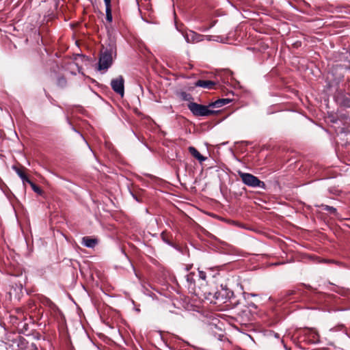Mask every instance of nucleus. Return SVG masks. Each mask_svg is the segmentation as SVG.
Instances as JSON below:
<instances>
[{
	"instance_id": "obj_1",
	"label": "nucleus",
	"mask_w": 350,
	"mask_h": 350,
	"mask_svg": "<svg viewBox=\"0 0 350 350\" xmlns=\"http://www.w3.org/2000/svg\"><path fill=\"white\" fill-rule=\"evenodd\" d=\"M116 54V46L115 43L110 42L107 46L103 47L101 51L98 61V70H107L112 64L113 55Z\"/></svg>"
},
{
	"instance_id": "obj_2",
	"label": "nucleus",
	"mask_w": 350,
	"mask_h": 350,
	"mask_svg": "<svg viewBox=\"0 0 350 350\" xmlns=\"http://www.w3.org/2000/svg\"><path fill=\"white\" fill-rule=\"evenodd\" d=\"M5 344L7 350H37L34 343L29 345L23 337L18 335L9 336Z\"/></svg>"
},
{
	"instance_id": "obj_3",
	"label": "nucleus",
	"mask_w": 350,
	"mask_h": 350,
	"mask_svg": "<svg viewBox=\"0 0 350 350\" xmlns=\"http://www.w3.org/2000/svg\"><path fill=\"white\" fill-rule=\"evenodd\" d=\"M187 107L193 116L198 117L209 116L217 112L216 111L212 110L209 105H203L194 102L188 103Z\"/></svg>"
},
{
	"instance_id": "obj_4",
	"label": "nucleus",
	"mask_w": 350,
	"mask_h": 350,
	"mask_svg": "<svg viewBox=\"0 0 350 350\" xmlns=\"http://www.w3.org/2000/svg\"><path fill=\"white\" fill-rule=\"evenodd\" d=\"M239 176L241 178L242 182L247 186L251 187H259L262 189H265L266 185L263 181L259 180L256 176H254L252 174L243 172L241 171L238 172Z\"/></svg>"
},
{
	"instance_id": "obj_5",
	"label": "nucleus",
	"mask_w": 350,
	"mask_h": 350,
	"mask_svg": "<svg viewBox=\"0 0 350 350\" xmlns=\"http://www.w3.org/2000/svg\"><path fill=\"white\" fill-rule=\"evenodd\" d=\"M180 32L187 43H197L204 40V35L198 33L192 30Z\"/></svg>"
},
{
	"instance_id": "obj_6",
	"label": "nucleus",
	"mask_w": 350,
	"mask_h": 350,
	"mask_svg": "<svg viewBox=\"0 0 350 350\" xmlns=\"http://www.w3.org/2000/svg\"><path fill=\"white\" fill-rule=\"evenodd\" d=\"M124 80L122 76H118L111 81V86L112 90L122 97L124 94Z\"/></svg>"
},
{
	"instance_id": "obj_7",
	"label": "nucleus",
	"mask_w": 350,
	"mask_h": 350,
	"mask_svg": "<svg viewBox=\"0 0 350 350\" xmlns=\"http://www.w3.org/2000/svg\"><path fill=\"white\" fill-rule=\"evenodd\" d=\"M98 243V239L88 236L83 237L81 240V244L88 248H94Z\"/></svg>"
},
{
	"instance_id": "obj_8",
	"label": "nucleus",
	"mask_w": 350,
	"mask_h": 350,
	"mask_svg": "<svg viewBox=\"0 0 350 350\" xmlns=\"http://www.w3.org/2000/svg\"><path fill=\"white\" fill-rule=\"evenodd\" d=\"M194 275H195V274L193 273H188L186 275V280L188 284L187 287H188L189 290L191 292L193 293L194 294H196V295L198 296L200 295V293H199V292H196V291L195 289Z\"/></svg>"
},
{
	"instance_id": "obj_9",
	"label": "nucleus",
	"mask_w": 350,
	"mask_h": 350,
	"mask_svg": "<svg viewBox=\"0 0 350 350\" xmlns=\"http://www.w3.org/2000/svg\"><path fill=\"white\" fill-rule=\"evenodd\" d=\"M188 150L190 154L199 161L200 163H202L206 160L207 158L202 156L195 147L189 146Z\"/></svg>"
},
{
	"instance_id": "obj_10",
	"label": "nucleus",
	"mask_w": 350,
	"mask_h": 350,
	"mask_svg": "<svg viewBox=\"0 0 350 350\" xmlns=\"http://www.w3.org/2000/svg\"><path fill=\"white\" fill-rule=\"evenodd\" d=\"M196 86L201 87L206 89H212L215 83L210 80H198L195 83Z\"/></svg>"
},
{
	"instance_id": "obj_11",
	"label": "nucleus",
	"mask_w": 350,
	"mask_h": 350,
	"mask_svg": "<svg viewBox=\"0 0 350 350\" xmlns=\"http://www.w3.org/2000/svg\"><path fill=\"white\" fill-rule=\"evenodd\" d=\"M231 101L229 98H220L215 102H212L209 104V107L211 108H219L221 107H223L228 103H230Z\"/></svg>"
},
{
	"instance_id": "obj_12",
	"label": "nucleus",
	"mask_w": 350,
	"mask_h": 350,
	"mask_svg": "<svg viewBox=\"0 0 350 350\" xmlns=\"http://www.w3.org/2000/svg\"><path fill=\"white\" fill-rule=\"evenodd\" d=\"M12 169L15 171V172L18 174V176L21 178L23 183H30L31 180L29 179V178L26 176V174L23 172V171L17 167L16 166L14 165L12 166Z\"/></svg>"
},
{
	"instance_id": "obj_13",
	"label": "nucleus",
	"mask_w": 350,
	"mask_h": 350,
	"mask_svg": "<svg viewBox=\"0 0 350 350\" xmlns=\"http://www.w3.org/2000/svg\"><path fill=\"white\" fill-rule=\"evenodd\" d=\"M105 5L106 20L111 23L113 17L111 9V0H104Z\"/></svg>"
},
{
	"instance_id": "obj_14",
	"label": "nucleus",
	"mask_w": 350,
	"mask_h": 350,
	"mask_svg": "<svg viewBox=\"0 0 350 350\" xmlns=\"http://www.w3.org/2000/svg\"><path fill=\"white\" fill-rule=\"evenodd\" d=\"M23 290V286L21 284L18 285H16V287H12L10 291L9 292V294L10 297L14 295L15 297H19V295L22 293Z\"/></svg>"
},
{
	"instance_id": "obj_15",
	"label": "nucleus",
	"mask_w": 350,
	"mask_h": 350,
	"mask_svg": "<svg viewBox=\"0 0 350 350\" xmlns=\"http://www.w3.org/2000/svg\"><path fill=\"white\" fill-rule=\"evenodd\" d=\"M223 291H224V293L222 295H221V292H219L218 293V295H217V293L215 294V298L217 299H219L220 295L221 296V300L224 299H228V298L230 299L233 295V292L231 291H229L227 288L223 289Z\"/></svg>"
},
{
	"instance_id": "obj_16",
	"label": "nucleus",
	"mask_w": 350,
	"mask_h": 350,
	"mask_svg": "<svg viewBox=\"0 0 350 350\" xmlns=\"http://www.w3.org/2000/svg\"><path fill=\"white\" fill-rule=\"evenodd\" d=\"M318 206L322 208V209L324 210V211L329 212L331 214H332L334 215H338L336 208L333 207V206H329V205L323 204L319 205V206Z\"/></svg>"
},
{
	"instance_id": "obj_17",
	"label": "nucleus",
	"mask_w": 350,
	"mask_h": 350,
	"mask_svg": "<svg viewBox=\"0 0 350 350\" xmlns=\"http://www.w3.org/2000/svg\"><path fill=\"white\" fill-rule=\"evenodd\" d=\"M178 96L182 100L190 101L193 100V97L190 94L183 91L178 93Z\"/></svg>"
},
{
	"instance_id": "obj_18",
	"label": "nucleus",
	"mask_w": 350,
	"mask_h": 350,
	"mask_svg": "<svg viewBox=\"0 0 350 350\" xmlns=\"http://www.w3.org/2000/svg\"><path fill=\"white\" fill-rule=\"evenodd\" d=\"M57 83L58 86L64 88L66 85V80L64 77H59L57 79Z\"/></svg>"
},
{
	"instance_id": "obj_19",
	"label": "nucleus",
	"mask_w": 350,
	"mask_h": 350,
	"mask_svg": "<svg viewBox=\"0 0 350 350\" xmlns=\"http://www.w3.org/2000/svg\"><path fill=\"white\" fill-rule=\"evenodd\" d=\"M29 184L31 185L32 189L38 193H40L41 192V189L35 184L33 183L31 180L30 181V183H29Z\"/></svg>"
},
{
	"instance_id": "obj_20",
	"label": "nucleus",
	"mask_w": 350,
	"mask_h": 350,
	"mask_svg": "<svg viewBox=\"0 0 350 350\" xmlns=\"http://www.w3.org/2000/svg\"><path fill=\"white\" fill-rule=\"evenodd\" d=\"M198 276L200 278V279L202 280H206V273L203 271H198Z\"/></svg>"
},
{
	"instance_id": "obj_21",
	"label": "nucleus",
	"mask_w": 350,
	"mask_h": 350,
	"mask_svg": "<svg viewBox=\"0 0 350 350\" xmlns=\"http://www.w3.org/2000/svg\"><path fill=\"white\" fill-rule=\"evenodd\" d=\"M215 38H216L215 36H211V35L204 36V39H206L208 41H212V40L217 41L218 40L216 39Z\"/></svg>"
},
{
	"instance_id": "obj_22",
	"label": "nucleus",
	"mask_w": 350,
	"mask_h": 350,
	"mask_svg": "<svg viewBox=\"0 0 350 350\" xmlns=\"http://www.w3.org/2000/svg\"><path fill=\"white\" fill-rule=\"evenodd\" d=\"M71 127H72V130H73L75 132L77 133L79 135H80V136L83 139V136L82 135V134H81L73 126L71 125Z\"/></svg>"
},
{
	"instance_id": "obj_23",
	"label": "nucleus",
	"mask_w": 350,
	"mask_h": 350,
	"mask_svg": "<svg viewBox=\"0 0 350 350\" xmlns=\"http://www.w3.org/2000/svg\"><path fill=\"white\" fill-rule=\"evenodd\" d=\"M275 338H279V334H277V333H276V334H275Z\"/></svg>"
},
{
	"instance_id": "obj_24",
	"label": "nucleus",
	"mask_w": 350,
	"mask_h": 350,
	"mask_svg": "<svg viewBox=\"0 0 350 350\" xmlns=\"http://www.w3.org/2000/svg\"><path fill=\"white\" fill-rule=\"evenodd\" d=\"M67 122H68V123L71 125V124H70V122L68 119L67 120Z\"/></svg>"
}]
</instances>
